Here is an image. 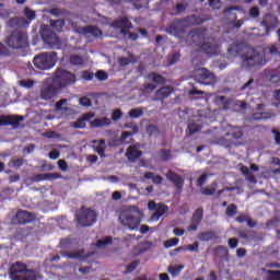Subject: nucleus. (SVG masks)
Masks as SVG:
<instances>
[{"instance_id": "nucleus-44", "label": "nucleus", "mask_w": 280, "mask_h": 280, "mask_svg": "<svg viewBox=\"0 0 280 280\" xmlns=\"http://www.w3.org/2000/svg\"><path fill=\"white\" fill-rule=\"evenodd\" d=\"M50 25L52 30H56L57 32H61L62 28L65 27V21L63 20L51 21Z\"/></svg>"}, {"instance_id": "nucleus-20", "label": "nucleus", "mask_w": 280, "mask_h": 280, "mask_svg": "<svg viewBox=\"0 0 280 280\" xmlns=\"http://www.w3.org/2000/svg\"><path fill=\"white\" fill-rule=\"evenodd\" d=\"M174 92V89L171 86H162L161 89L156 90L155 98L158 101H163L168 98Z\"/></svg>"}, {"instance_id": "nucleus-38", "label": "nucleus", "mask_w": 280, "mask_h": 280, "mask_svg": "<svg viewBox=\"0 0 280 280\" xmlns=\"http://www.w3.org/2000/svg\"><path fill=\"white\" fill-rule=\"evenodd\" d=\"M217 102L219 106H222L223 110H229L231 104L230 98L228 100L226 96H217Z\"/></svg>"}, {"instance_id": "nucleus-11", "label": "nucleus", "mask_w": 280, "mask_h": 280, "mask_svg": "<svg viewBox=\"0 0 280 280\" xmlns=\"http://www.w3.org/2000/svg\"><path fill=\"white\" fill-rule=\"evenodd\" d=\"M148 209L155 211L151 214V220L154 222L159 221L162 215H165L168 212V206L164 203H155L154 201H149Z\"/></svg>"}, {"instance_id": "nucleus-52", "label": "nucleus", "mask_w": 280, "mask_h": 280, "mask_svg": "<svg viewBox=\"0 0 280 280\" xmlns=\"http://www.w3.org/2000/svg\"><path fill=\"white\" fill-rule=\"evenodd\" d=\"M268 280H280V270H267Z\"/></svg>"}, {"instance_id": "nucleus-59", "label": "nucleus", "mask_w": 280, "mask_h": 280, "mask_svg": "<svg viewBox=\"0 0 280 280\" xmlns=\"http://www.w3.org/2000/svg\"><path fill=\"white\" fill-rule=\"evenodd\" d=\"M249 16H252L253 19H256L260 15V12H259V9L258 7H252L249 9V12H248Z\"/></svg>"}, {"instance_id": "nucleus-54", "label": "nucleus", "mask_w": 280, "mask_h": 280, "mask_svg": "<svg viewBox=\"0 0 280 280\" xmlns=\"http://www.w3.org/2000/svg\"><path fill=\"white\" fill-rule=\"evenodd\" d=\"M151 246L152 244L150 242H143L139 244V254L143 255L144 253H147V250L151 248Z\"/></svg>"}, {"instance_id": "nucleus-63", "label": "nucleus", "mask_w": 280, "mask_h": 280, "mask_svg": "<svg viewBox=\"0 0 280 280\" xmlns=\"http://www.w3.org/2000/svg\"><path fill=\"white\" fill-rule=\"evenodd\" d=\"M248 219H249V215H248V214L241 213V214L236 218V222H238V223H244V222H247Z\"/></svg>"}, {"instance_id": "nucleus-53", "label": "nucleus", "mask_w": 280, "mask_h": 280, "mask_svg": "<svg viewBox=\"0 0 280 280\" xmlns=\"http://www.w3.org/2000/svg\"><path fill=\"white\" fill-rule=\"evenodd\" d=\"M23 14H25L28 22H32L35 20V12L32 11V9L28 7H26L25 10H23Z\"/></svg>"}, {"instance_id": "nucleus-60", "label": "nucleus", "mask_w": 280, "mask_h": 280, "mask_svg": "<svg viewBox=\"0 0 280 280\" xmlns=\"http://www.w3.org/2000/svg\"><path fill=\"white\" fill-rule=\"evenodd\" d=\"M20 84L22 88L32 89L34 86L35 82L32 80H22V81H20Z\"/></svg>"}, {"instance_id": "nucleus-12", "label": "nucleus", "mask_w": 280, "mask_h": 280, "mask_svg": "<svg viewBox=\"0 0 280 280\" xmlns=\"http://www.w3.org/2000/svg\"><path fill=\"white\" fill-rule=\"evenodd\" d=\"M261 25L266 27V34L269 35L271 31L280 26V20L272 13H267L261 21Z\"/></svg>"}, {"instance_id": "nucleus-58", "label": "nucleus", "mask_w": 280, "mask_h": 280, "mask_svg": "<svg viewBox=\"0 0 280 280\" xmlns=\"http://www.w3.org/2000/svg\"><path fill=\"white\" fill-rule=\"evenodd\" d=\"M122 117V112L121 109H114L112 113V120L114 121H119Z\"/></svg>"}, {"instance_id": "nucleus-42", "label": "nucleus", "mask_w": 280, "mask_h": 280, "mask_svg": "<svg viewBox=\"0 0 280 280\" xmlns=\"http://www.w3.org/2000/svg\"><path fill=\"white\" fill-rule=\"evenodd\" d=\"M70 62L72 66L79 67L84 65V59L79 55H73L70 57Z\"/></svg>"}, {"instance_id": "nucleus-22", "label": "nucleus", "mask_w": 280, "mask_h": 280, "mask_svg": "<svg viewBox=\"0 0 280 280\" xmlns=\"http://www.w3.org/2000/svg\"><path fill=\"white\" fill-rule=\"evenodd\" d=\"M197 240H199L200 242H212L219 240V235L214 231L200 232L197 235Z\"/></svg>"}, {"instance_id": "nucleus-35", "label": "nucleus", "mask_w": 280, "mask_h": 280, "mask_svg": "<svg viewBox=\"0 0 280 280\" xmlns=\"http://www.w3.org/2000/svg\"><path fill=\"white\" fill-rule=\"evenodd\" d=\"M202 128H203V125L200 120H197V122H190L187 126L188 132H190V135L201 131Z\"/></svg>"}, {"instance_id": "nucleus-41", "label": "nucleus", "mask_w": 280, "mask_h": 280, "mask_svg": "<svg viewBox=\"0 0 280 280\" xmlns=\"http://www.w3.org/2000/svg\"><path fill=\"white\" fill-rule=\"evenodd\" d=\"M158 155H159V159H161L163 162H168L171 160V150L161 149Z\"/></svg>"}, {"instance_id": "nucleus-51", "label": "nucleus", "mask_w": 280, "mask_h": 280, "mask_svg": "<svg viewBox=\"0 0 280 280\" xmlns=\"http://www.w3.org/2000/svg\"><path fill=\"white\" fill-rule=\"evenodd\" d=\"M237 214V206L232 203L228 206V209H225V215L234 217Z\"/></svg>"}, {"instance_id": "nucleus-36", "label": "nucleus", "mask_w": 280, "mask_h": 280, "mask_svg": "<svg viewBox=\"0 0 280 280\" xmlns=\"http://www.w3.org/2000/svg\"><path fill=\"white\" fill-rule=\"evenodd\" d=\"M185 266L184 265H178V266H170L166 271L173 277L176 278L178 275L182 273V271L184 270Z\"/></svg>"}, {"instance_id": "nucleus-3", "label": "nucleus", "mask_w": 280, "mask_h": 280, "mask_svg": "<svg viewBox=\"0 0 280 280\" xmlns=\"http://www.w3.org/2000/svg\"><path fill=\"white\" fill-rule=\"evenodd\" d=\"M206 37L207 28L205 27L194 28L191 31L192 42L201 44L200 49L202 50L203 54L208 56L218 55V45H214L211 42H205Z\"/></svg>"}, {"instance_id": "nucleus-62", "label": "nucleus", "mask_w": 280, "mask_h": 280, "mask_svg": "<svg viewBox=\"0 0 280 280\" xmlns=\"http://www.w3.org/2000/svg\"><path fill=\"white\" fill-rule=\"evenodd\" d=\"M269 81L273 84H277L280 82V74L278 73H271L270 74V78H269Z\"/></svg>"}, {"instance_id": "nucleus-40", "label": "nucleus", "mask_w": 280, "mask_h": 280, "mask_svg": "<svg viewBox=\"0 0 280 280\" xmlns=\"http://www.w3.org/2000/svg\"><path fill=\"white\" fill-rule=\"evenodd\" d=\"M183 30L176 25H171L166 27V33L171 36H180Z\"/></svg>"}, {"instance_id": "nucleus-33", "label": "nucleus", "mask_w": 280, "mask_h": 280, "mask_svg": "<svg viewBox=\"0 0 280 280\" xmlns=\"http://www.w3.org/2000/svg\"><path fill=\"white\" fill-rule=\"evenodd\" d=\"M228 137L233 138L234 140L243 139L244 131L242 127H233L231 131L228 133Z\"/></svg>"}, {"instance_id": "nucleus-24", "label": "nucleus", "mask_w": 280, "mask_h": 280, "mask_svg": "<svg viewBox=\"0 0 280 280\" xmlns=\"http://www.w3.org/2000/svg\"><path fill=\"white\" fill-rule=\"evenodd\" d=\"M185 21H186V23L190 24L191 26H196V25H201V24L206 23L208 20L203 19L200 15L191 14V15L187 16Z\"/></svg>"}, {"instance_id": "nucleus-2", "label": "nucleus", "mask_w": 280, "mask_h": 280, "mask_svg": "<svg viewBox=\"0 0 280 280\" xmlns=\"http://www.w3.org/2000/svg\"><path fill=\"white\" fill-rule=\"evenodd\" d=\"M241 60H243V67L247 70L260 69L268 62L264 52L252 47L247 48L243 55H241Z\"/></svg>"}, {"instance_id": "nucleus-25", "label": "nucleus", "mask_w": 280, "mask_h": 280, "mask_svg": "<svg viewBox=\"0 0 280 280\" xmlns=\"http://www.w3.org/2000/svg\"><path fill=\"white\" fill-rule=\"evenodd\" d=\"M82 33L83 34H89L91 36H94V37H100L103 35L102 31L97 27V26H84L81 28Z\"/></svg>"}, {"instance_id": "nucleus-21", "label": "nucleus", "mask_w": 280, "mask_h": 280, "mask_svg": "<svg viewBox=\"0 0 280 280\" xmlns=\"http://www.w3.org/2000/svg\"><path fill=\"white\" fill-rule=\"evenodd\" d=\"M93 149L94 151L101 156V159H106V141L104 140H94L93 141Z\"/></svg>"}, {"instance_id": "nucleus-13", "label": "nucleus", "mask_w": 280, "mask_h": 280, "mask_svg": "<svg viewBox=\"0 0 280 280\" xmlns=\"http://www.w3.org/2000/svg\"><path fill=\"white\" fill-rule=\"evenodd\" d=\"M56 84L44 85L40 90V98L45 101L54 100L61 91Z\"/></svg>"}, {"instance_id": "nucleus-31", "label": "nucleus", "mask_w": 280, "mask_h": 280, "mask_svg": "<svg viewBox=\"0 0 280 280\" xmlns=\"http://www.w3.org/2000/svg\"><path fill=\"white\" fill-rule=\"evenodd\" d=\"M91 255H94V253H91L90 255H84V249H80L75 253H68L67 257L70 259H82L83 261L88 260Z\"/></svg>"}, {"instance_id": "nucleus-7", "label": "nucleus", "mask_w": 280, "mask_h": 280, "mask_svg": "<svg viewBox=\"0 0 280 280\" xmlns=\"http://www.w3.org/2000/svg\"><path fill=\"white\" fill-rule=\"evenodd\" d=\"M40 36L46 46L50 49H59L61 40L48 25L40 26Z\"/></svg>"}, {"instance_id": "nucleus-45", "label": "nucleus", "mask_w": 280, "mask_h": 280, "mask_svg": "<svg viewBox=\"0 0 280 280\" xmlns=\"http://www.w3.org/2000/svg\"><path fill=\"white\" fill-rule=\"evenodd\" d=\"M128 116H129V118L138 119L141 116H143V110H141L139 108H132L131 110L128 112Z\"/></svg>"}, {"instance_id": "nucleus-55", "label": "nucleus", "mask_w": 280, "mask_h": 280, "mask_svg": "<svg viewBox=\"0 0 280 280\" xmlns=\"http://www.w3.org/2000/svg\"><path fill=\"white\" fill-rule=\"evenodd\" d=\"M207 180H208V174L203 173L199 178H197L196 186L201 188L203 187Z\"/></svg>"}, {"instance_id": "nucleus-10", "label": "nucleus", "mask_w": 280, "mask_h": 280, "mask_svg": "<svg viewBox=\"0 0 280 280\" xmlns=\"http://www.w3.org/2000/svg\"><path fill=\"white\" fill-rule=\"evenodd\" d=\"M119 222L124 228L129 230H137L140 225V220L133 217L130 212H122L119 215Z\"/></svg>"}, {"instance_id": "nucleus-61", "label": "nucleus", "mask_w": 280, "mask_h": 280, "mask_svg": "<svg viewBox=\"0 0 280 280\" xmlns=\"http://www.w3.org/2000/svg\"><path fill=\"white\" fill-rule=\"evenodd\" d=\"M80 105L85 106V107L92 106V101H91V98H89L86 96H82L80 98Z\"/></svg>"}, {"instance_id": "nucleus-18", "label": "nucleus", "mask_w": 280, "mask_h": 280, "mask_svg": "<svg viewBox=\"0 0 280 280\" xmlns=\"http://www.w3.org/2000/svg\"><path fill=\"white\" fill-rule=\"evenodd\" d=\"M7 24H8V27H11V28H26L30 26L31 21L24 18L15 16V18H12L11 20H8Z\"/></svg>"}, {"instance_id": "nucleus-19", "label": "nucleus", "mask_w": 280, "mask_h": 280, "mask_svg": "<svg viewBox=\"0 0 280 280\" xmlns=\"http://www.w3.org/2000/svg\"><path fill=\"white\" fill-rule=\"evenodd\" d=\"M165 177L172 183L175 184L176 186V190L178 192H182L183 190V186H184V179L180 175H178L177 173H174L173 171H170L168 173H166Z\"/></svg>"}, {"instance_id": "nucleus-37", "label": "nucleus", "mask_w": 280, "mask_h": 280, "mask_svg": "<svg viewBox=\"0 0 280 280\" xmlns=\"http://www.w3.org/2000/svg\"><path fill=\"white\" fill-rule=\"evenodd\" d=\"M108 245H113V237L108 236L103 240H98L94 246L96 248H106Z\"/></svg>"}, {"instance_id": "nucleus-39", "label": "nucleus", "mask_w": 280, "mask_h": 280, "mask_svg": "<svg viewBox=\"0 0 280 280\" xmlns=\"http://www.w3.org/2000/svg\"><path fill=\"white\" fill-rule=\"evenodd\" d=\"M25 162H26V161H25L24 159H22V158H12V159L9 161L8 165H9V166H12V167H14V168H20L21 166L24 165Z\"/></svg>"}, {"instance_id": "nucleus-8", "label": "nucleus", "mask_w": 280, "mask_h": 280, "mask_svg": "<svg viewBox=\"0 0 280 280\" xmlns=\"http://www.w3.org/2000/svg\"><path fill=\"white\" fill-rule=\"evenodd\" d=\"M7 45L11 49H25L27 47V36L23 32H13L8 36Z\"/></svg>"}, {"instance_id": "nucleus-56", "label": "nucleus", "mask_w": 280, "mask_h": 280, "mask_svg": "<svg viewBox=\"0 0 280 280\" xmlns=\"http://www.w3.org/2000/svg\"><path fill=\"white\" fill-rule=\"evenodd\" d=\"M72 127L74 129H84L86 127V124L82 118H79L75 120V122H72Z\"/></svg>"}, {"instance_id": "nucleus-34", "label": "nucleus", "mask_w": 280, "mask_h": 280, "mask_svg": "<svg viewBox=\"0 0 280 280\" xmlns=\"http://www.w3.org/2000/svg\"><path fill=\"white\" fill-rule=\"evenodd\" d=\"M143 178L153 180V184L155 185H161L163 183L161 175H154V173L151 172L143 173Z\"/></svg>"}, {"instance_id": "nucleus-30", "label": "nucleus", "mask_w": 280, "mask_h": 280, "mask_svg": "<svg viewBox=\"0 0 280 280\" xmlns=\"http://www.w3.org/2000/svg\"><path fill=\"white\" fill-rule=\"evenodd\" d=\"M213 255L217 258H221V259H225L229 257V249L222 245H218L214 249H213Z\"/></svg>"}, {"instance_id": "nucleus-16", "label": "nucleus", "mask_w": 280, "mask_h": 280, "mask_svg": "<svg viewBox=\"0 0 280 280\" xmlns=\"http://www.w3.org/2000/svg\"><path fill=\"white\" fill-rule=\"evenodd\" d=\"M36 219V215L34 212H27L25 210H20L18 213H15V221L20 225H25L27 223L34 222Z\"/></svg>"}, {"instance_id": "nucleus-17", "label": "nucleus", "mask_w": 280, "mask_h": 280, "mask_svg": "<svg viewBox=\"0 0 280 280\" xmlns=\"http://www.w3.org/2000/svg\"><path fill=\"white\" fill-rule=\"evenodd\" d=\"M23 120H24L23 116H13V115L0 116V127H3V126L19 127L20 122Z\"/></svg>"}, {"instance_id": "nucleus-29", "label": "nucleus", "mask_w": 280, "mask_h": 280, "mask_svg": "<svg viewBox=\"0 0 280 280\" xmlns=\"http://www.w3.org/2000/svg\"><path fill=\"white\" fill-rule=\"evenodd\" d=\"M205 218V210L202 207H199L195 210L191 218V223H199L201 224Z\"/></svg>"}, {"instance_id": "nucleus-5", "label": "nucleus", "mask_w": 280, "mask_h": 280, "mask_svg": "<svg viewBox=\"0 0 280 280\" xmlns=\"http://www.w3.org/2000/svg\"><path fill=\"white\" fill-rule=\"evenodd\" d=\"M77 83V75L69 70L57 69L52 75V84L63 89Z\"/></svg>"}, {"instance_id": "nucleus-32", "label": "nucleus", "mask_w": 280, "mask_h": 280, "mask_svg": "<svg viewBox=\"0 0 280 280\" xmlns=\"http://www.w3.org/2000/svg\"><path fill=\"white\" fill-rule=\"evenodd\" d=\"M219 188V183H211L210 187L202 188L201 194L206 197H212Z\"/></svg>"}, {"instance_id": "nucleus-57", "label": "nucleus", "mask_w": 280, "mask_h": 280, "mask_svg": "<svg viewBox=\"0 0 280 280\" xmlns=\"http://www.w3.org/2000/svg\"><path fill=\"white\" fill-rule=\"evenodd\" d=\"M188 252H191V253H199V243L198 242H195L194 244H188L186 245L185 247Z\"/></svg>"}, {"instance_id": "nucleus-4", "label": "nucleus", "mask_w": 280, "mask_h": 280, "mask_svg": "<svg viewBox=\"0 0 280 280\" xmlns=\"http://www.w3.org/2000/svg\"><path fill=\"white\" fill-rule=\"evenodd\" d=\"M34 67L35 69L46 71L49 69H54L57 62V52L50 51V52H42L34 57Z\"/></svg>"}, {"instance_id": "nucleus-46", "label": "nucleus", "mask_w": 280, "mask_h": 280, "mask_svg": "<svg viewBox=\"0 0 280 280\" xmlns=\"http://www.w3.org/2000/svg\"><path fill=\"white\" fill-rule=\"evenodd\" d=\"M178 242H180V240L178 237H172V238L165 241L164 247L165 248L176 247L178 245Z\"/></svg>"}, {"instance_id": "nucleus-48", "label": "nucleus", "mask_w": 280, "mask_h": 280, "mask_svg": "<svg viewBox=\"0 0 280 280\" xmlns=\"http://www.w3.org/2000/svg\"><path fill=\"white\" fill-rule=\"evenodd\" d=\"M139 265H140L139 260H135L131 264H128L125 270V275H130L131 272H133Z\"/></svg>"}, {"instance_id": "nucleus-6", "label": "nucleus", "mask_w": 280, "mask_h": 280, "mask_svg": "<svg viewBox=\"0 0 280 280\" xmlns=\"http://www.w3.org/2000/svg\"><path fill=\"white\" fill-rule=\"evenodd\" d=\"M75 221L82 228H91L97 222V212L86 208L75 213Z\"/></svg>"}, {"instance_id": "nucleus-49", "label": "nucleus", "mask_w": 280, "mask_h": 280, "mask_svg": "<svg viewBox=\"0 0 280 280\" xmlns=\"http://www.w3.org/2000/svg\"><path fill=\"white\" fill-rule=\"evenodd\" d=\"M81 78L83 81L91 82L94 79V73L89 70H82Z\"/></svg>"}, {"instance_id": "nucleus-9", "label": "nucleus", "mask_w": 280, "mask_h": 280, "mask_svg": "<svg viewBox=\"0 0 280 280\" xmlns=\"http://www.w3.org/2000/svg\"><path fill=\"white\" fill-rule=\"evenodd\" d=\"M195 81L202 85L209 86L218 83V78L210 70L201 68L200 70H197Z\"/></svg>"}, {"instance_id": "nucleus-28", "label": "nucleus", "mask_w": 280, "mask_h": 280, "mask_svg": "<svg viewBox=\"0 0 280 280\" xmlns=\"http://www.w3.org/2000/svg\"><path fill=\"white\" fill-rule=\"evenodd\" d=\"M110 125V119L107 117L96 118L90 122L91 128H101V127H108Z\"/></svg>"}, {"instance_id": "nucleus-47", "label": "nucleus", "mask_w": 280, "mask_h": 280, "mask_svg": "<svg viewBox=\"0 0 280 280\" xmlns=\"http://www.w3.org/2000/svg\"><path fill=\"white\" fill-rule=\"evenodd\" d=\"M278 52L279 49L276 46L264 48V50L260 51V54H262L264 57H266V55L276 56Z\"/></svg>"}, {"instance_id": "nucleus-27", "label": "nucleus", "mask_w": 280, "mask_h": 280, "mask_svg": "<svg viewBox=\"0 0 280 280\" xmlns=\"http://www.w3.org/2000/svg\"><path fill=\"white\" fill-rule=\"evenodd\" d=\"M148 79L156 83L158 85H165L167 83V80L165 77H162L161 74L156 72H150L148 74Z\"/></svg>"}, {"instance_id": "nucleus-1", "label": "nucleus", "mask_w": 280, "mask_h": 280, "mask_svg": "<svg viewBox=\"0 0 280 280\" xmlns=\"http://www.w3.org/2000/svg\"><path fill=\"white\" fill-rule=\"evenodd\" d=\"M9 279L11 280H37L38 270L27 268L25 262H13L8 269Z\"/></svg>"}, {"instance_id": "nucleus-15", "label": "nucleus", "mask_w": 280, "mask_h": 280, "mask_svg": "<svg viewBox=\"0 0 280 280\" xmlns=\"http://www.w3.org/2000/svg\"><path fill=\"white\" fill-rule=\"evenodd\" d=\"M140 148L141 145L139 142L133 143L127 148L125 155L129 162L135 163L138 159L143 156V152L140 150Z\"/></svg>"}, {"instance_id": "nucleus-14", "label": "nucleus", "mask_w": 280, "mask_h": 280, "mask_svg": "<svg viewBox=\"0 0 280 280\" xmlns=\"http://www.w3.org/2000/svg\"><path fill=\"white\" fill-rule=\"evenodd\" d=\"M112 27L114 30H120V34L124 36L128 35V31L132 28L130 20L126 16L120 18L112 22Z\"/></svg>"}, {"instance_id": "nucleus-64", "label": "nucleus", "mask_w": 280, "mask_h": 280, "mask_svg": "<svg viewBox=\"0 0 280 280\" xmlns=\"http://www.w3.org/2000/svg\"><path fill=\"white\" fill-rule=\"evenodd\" d=\"M229 246H230V248H237V246H238L237 238L236 237H231L229 240Z\"/></svg>"}, {"instance_id": "nucleus-26", "label": "nucleus", "mask_w": 280, "mask_h": 280, "mask_svg": "<svg viewBox=\"0 0 280 280\" xmlns=\"http://www.w3.org/2000/svg\"><path fill=\"white\" fill-rule=\"evenodd\" d=\"M240 172L243 173V175L246 177V182L249 184H257V178L255 174L250 173L248 166H241Z\"/></svg>"}, {"instance_id": "nucleus-43", "label": "nucleus", "mask_w": 280, "mask_h": 280, "mask_svg": "<svg viewBox=\"0 0 280 280\" xmlns=\"http://www.w3.org/2000/svg\"><path fill=\"white\" fill-rule=\"evenodd\" d=\"M147 132L150 137H153V136H159L160 135V129L158 126L153 125V124H150L147 126Z\"/></svg>"}, {"instance_id": "nucleus-50", "label": "nucleus", "mask_w": 280, "mask_h": 280, "mask_svg": "<svg viewBox=\"0 0 280 280\" xmlns=\"http://www.w3.org/2000/svg\"><path fill=\"white\" fill-rule=\"evenodd\" d=\"M95 78L97 79V81L100 82H106L108 79V74L106 71L104 70H97L95 73Z\"/></svg>"}, {"instance_id": "nucleus-23", "label": "nucleus", "mask_w": 280, "mask_h": 280, "mask_svg": "<svg viewBox=\"0 0 280 280\" xmlns=\"http://www.w3.org/2000/svg\"><path fill=\"white\" fill-rule=\"evenodd\" d=\"M57 178H61L60 173H43V174L35 175V179L37 182L52 180Z\"/></svg>"}]
</instances>
